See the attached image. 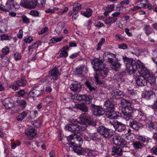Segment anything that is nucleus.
I'll list each match as a JSON object with an SVG mask.
<instances>
[{
	"label": "nucleus",
	"mask_w": 157,
	"mask_h": 157,
	"mask_svg": "<svg viewBox=\"0 0 157 157\" xmlns=\"http://www.w3.org/2000/svg\"><path fill=\"white\" fill-rule=\"evenodd\" d=\"M123 59L124 63L125 65L126 71H128L131 73H132V71H131L130 67H132L134 70L137 67H139V72L140 74V70H143L144 68L145 67L140 61H136L132 58H128L126 56L123 57Z\"/></svg>",
	"instance_id": "1"
},
{
	"label": "nucleus",
	"mask_w": 157,
	"mask_h": 157,
	"mask_svg": "<svg viewBox=\"0 0 157 157\" xmlns=\"http://www.w3.org/2000/svg\"><path fill=\"white\" fill-rule=\"evenodd\" d=\"M75 140L74 142H72V145H71V147L73 148L74 151L78 154H84L88 150L81 147L83 143L82 138L76 135H75Z\"/></svg>",
	"instance_id": "2"
},
{
	"label": "nucleus",
	"mask_w": 157,
	"mask_h": 157,
	"mask_svg": "<svg viewBox=\"0 0 157 157\" xmlns=\"http://www.w3.org/2000/svg\"><path fill=\"white\" fill-rule=\"evenodd\" d=\"M81 122L86 125H90L96 127L97 125V121L93 119L92 117L87 113H83L81 114Z\"/></svg>",
	"instance_id": "3"
},
{
	"label": "nucleus",
	"mask_w": 157,
	"mask_h": 157,
	"mask_svg": "<svg viewBox=\"0 0 157 157\" xmlns=\"http://www.w3.org/2000/svg\"><path fill=\"white\" fill-rule=\"evenodd\" d=\"M6 6L3 5H0V10L3 11H8L10 10L12 11L17 10L19 8L18 4L15 1L12 0H8L6 2Z\"/></svg>",
	"instance_id": "4"
},
{
	"label": "nucleus",
	"mask_w": 157,
	"mask_h": 157,
	"mask_svg": "<svg viewBox=\"0 0 157 157\" xmlns=\"http://www.w3.org/2000/svg\"><path fill=\"white\" fill-rule=\"evenodd\" d=\"M140 71V74L147 78V81L150 84L155 83L156 81L155 77L151 71L146 68L145 67L144 68L143 70Z\"/></svg>",
	"instance_id": "5"
},
{
	"label": "nucleus",
	"mask_w": 157,
	"mask_h": 157,
	"mask_svg": "<svg viewBox=\"0 0 157 157\" xmlns=\"http://www.w3.org/2000/svg\"><path fill=\"white\" fill-rule=\"evenodd\" d=\"M71 123L68 124L66 125L65 128L69 131L76 134L82 128V126L80 125L81 124L76 120H72Z\"/></svg>",
	"instance_id": "6"
},
{
	"label": "nucleus",
	"mask_w": 157,
	"mask_h": 157,
	"mask_svg": "<svg viewBox=\"0 0 157 157\" xmlns=\"http://www.w3.org/2000/svg\"><path fill=\"white\" fill-rule=\"evenodd\" d=\"M97 132L99 133L101 136L106 139H109L113 135L112 130L103 126H100L97 127Z\"/></svg>",
	"instance_id": "7"
},
{
	"label": "nucleus",
	"mask_w": 157,
	"mask_h": 157,
	"mask_svg": "<svg viewBox=\"0 0 157 157\" xmlns=\"http://www.w3.org/2000/svg\"><path fill=\"white\" fill-rule=\"evenodd\" d=\"M132 105H129L124 107L123 109L122 112L124 115L129 118L131 117H133L134 115V113L136 111L138 112L139 109H138L133 108L131 106Z\"/></svg>",
	"instance_id": "8"
},
{
	"label": "nucleus",
	"mask_w": 157,
	"mask_h": 157,
	"mask_svg": "<svg viewBox=\"0 0 157 157\" xmlns=\"http://www.w3.org/2000/svg\"><path fill=\"white\" fill-rule=\"evenodd\" d=\"M89 108L93 114L97 116H101L103 115L105 112L102 107L99 106H96L94 104H91L90 105Z\"/></svg>",
	"instance_id": "9"
},
{
	"label": "nucleus",
	"mask_w": 157,
	"mask_h": 157,
	"mask_svg": "<svg viewBox=\"0 0 157 157\" xmlns=\"http://www.w3.org/2000/svg\"><path fill=\"white\" fill-rule=\"evenodd\" d=\"M113 144L116 145L121 147H127L126 141L120 136L116 135L113 136Z\"/></svg>",
	"instance_id": "10"
},
{
	"label": "nucleus",
	"mask_w": 157,
	"mask_h": 157,
	"mask_svg": "<svg viewBox=\"0 0 157 157\" xmlns=\"http://www.w3.org/2000/svg\"><path fill=\"white\" fill-rule=\"evenodd\" d=\"M91 63L93 65V68L95 70H99L106 67L102 60L97 58L93 59Z\"/></svg>",
	"instance_id": "11"
},
{
	"label": "nucleus",
	"mask_w": 157,
	"mask_h": 157,
	"mask_svg": "<svg viewBox=\"0 0 157 157\" xmlns=\"http://www.w3.org/2000/svg\"><path fill=\"white\" fill-rule=\"evenodd\" d=\"M113 125L115 130L119 132H121L126 129L125 125L118 121L114 122Z\"/></svg>",
	"instance_id": "12"
},
{
	"label": "nucleus",
	"mask_w": 157,
	"mask_h": 157,
	"mask_svg": "<svg viewBox=\"0 0 157 157\" xmlns=\"http://www.w3.org/2000/svg\"><path fill=\"white\" fill-rule=\"evenodd\" d=\"M70 88L72 91L76 92L80 91L82 88L81 83L77 81H74L72 84L70 85Z\"/></svg>",
	"instance_id": "13"
},
{
	"label": "nucleus",
	"mask_w": 157,
	"mask_h": 157,
	"mask_svg": "<svg viewBox=\"0 0 157 157\" xmlns=\"http://www.w3.org/2000/svg\"><path fill=\"white\" fill-rule=\"evenodd\" d=\"M103 56L104 59L105 61L110 64L114 61V59L116 57V55L109 52H107L104 53Z\"/></svg>",
	"instance_id": "14"
},
{
	"label": "nucleus",
	"mask_w": 157,
	"mask_h": 157,
	"mask_svg": "<svg viewBox=\"0 0 157 157\" xmlns=\"http://www.w3.org/2000/svg\"><path fill=\"white\" fill-rule=\"evenodd\" d=\"M108 71V68L105 67L102 69L97 71L95 75H98L101 79H103L107 76Z\"/></svg>",
	"instance_id": "15"
},
{
	"label": "nucleus",
	"mask_w": 157,
	"mask_h": 157,
	"mask_svg": "<svg viewBox=\"0 0 157 157\" xmlns=\"http://www.w3.org/2000/svg\"><path fill=\"white\" fill-rule=\"evenodd\" d=\"M60 75V73L56 67L51 69L49 72V76L54 80H57Z\"/></svg>",
	"instance_id": "16"
},
{
	"label": "nucleus",
	"mask_w": 157,
	"mask_h": 157,
	"mask_svg": "<svg viewBox=\"0 0 157 157\" xmlns=\"http://www.w3.org/2000/svg\"><path fill=\"white\" fill-rule=\"evenodd\" d=\"M136 83L139 86H144L147 84V81L143 76H137L136 78Z\"/></svg>",
	"instance_id": "17"
},
{
	"label": "nucleus",
	"mask_w": 157,
	"mask_h": 157,
	"mask_svg": "<svg viewBox=\"0 0 157 157\" xmlns=\"http://www.w3.org/2000/svg\"><path fill=\"white\" fill-rule=\"evenodd\" d=\"M129 125L136 131H138L140 127H142L143 124L136 121L132 120L129 123Z\"/></svg>",
	"instance_id": "18"
},
{
	"label": "nucleus",
	"mask_w": 157,
	"mask_h": 157,
	"mask_svg": "<svg viewBox=\"0 0 157 157\" xmlns=\"http://www.w3.org/2000/svg\"><path fill=\"white\" fill-rule=\"evenodd\" d=\"M123 151L119 147H114L112 148L111 155L115 157H120L122 154Z\"/></svg>",
	"instance_id": "19"
},
{
	"label": "nucleus",
	"mask_w": 157,
	"mask_h": 157,
	"mask_svg": "<svg viewBox=\"0 0 157 157\" xmlns=\"http://www.w3.org/2000/svg\"><path fill=\"white\" fill-rule=\"evenodd\" d=\"M147 0H140L136 2L135 4L136 6H134L132 9V11H135L144 7L146 6Z\"/></svg>",
	"instance_id": "20"
},
{
	"label": "nucleus",
	"mask_w": 157,
	"mask_h": 157,
	"mask_svg": "<svg viewBox=\"0 0 157 157\" xmlns=\"http://www.w3.org/2000/svg\"><path fill=\"white\" fill-rule=\"evenodd\" d=\"M111 94L113 98L116 99H119L123 97V92L122 91L118 90H114L111 93Z\"/></svg>",
	"instance_id": "21"
},
{
	"label": "nucleus",
	"mask_w": 157,
	"mask_h": 157,
	"mask_svg": "<svg viewBox=\"0 0 157 157\" xmlns=\"http://www.w3.org/2000/svg\"><path fill=\"white\" fill-rule=\"evenodd\" d=\"M20 5L26 8H32L35 7L33 2L28 0H21Z\"/></svg>",
	"instance_id": "22"
},
{
	"label": "nucleus",
	"mask_w": 157,
	"mask_h": 157,
	"mask_svg": "<svg viewBox=\"0 0 157 157\" xmlns=\"http://www.w3.org/2000/svg\"><path fill=\"white\" fill-rule=\"evenodd\" d=\"M148 88L150 89L148 87H146L145 89V92L143 93L142 96L147 99L149 100L151 99L152 97L153 92L151 90H147Z\"/></svg>",
	"instance_id": "23"
},
{
	"label": "nucleus",
	"mask_w": 157,
	"mask_h": 157,
	"mask_svg": "<svg viewBox=\"0 0 157 157\" xmlns=\"http://www.w3.org/2000/svg\"><path fill=\"white\" fill-rule=\"evenodd\" d=\"M146 126L150 130L154 131L157 129V123L149 120L146 123Z\"/></svg>",
	"instance_id": "24"
},
{
	"label": "nucleus",
	"mask_w": 157,
	"mask_h": 157,
	"mask_svg": "<svg viewBox=\"0 0 157 157\" xmlns=\"http://www.w3.org/2000/svg\"><path fill=\"white\" fill-rule=\"evenodd\" d=\"M104 109L106 111H112L114 109V105L112 102L108 100L105 102Z\"/></svg>",
	"instance_id": "25"
},
{
	"label": "nucleus",
	"mask_w": 157,
	"mask_h": 157,
	"mask_svg": "<svg viewBox=\"0 0 157 157\" xmlns=\"http://www.w3.org/2000/svg\"><path fill=\"white\" fill-rule=\"evenodd\" d=\"M137 137V139L138 141L144 144L145 146L149 142L150 140L149 138L145 136L139 135Z\"/></svg>",
	"instance_id": "26"
},
{
	"label": "nucleus",
	"mask_w": 157,
	"mask_h": 157,
	"mask_svg": "<svg viewBox=\"0 0 157 157\" xmlns=\"http://www.w3.org/2000/svg\"><path fill=\"white\" fill-rule=\"evenodd\" d=\"M27 84V81L25 78L23 77L18 78L16 82V84L18 86H25Z\"/></svg>",
	"instance_id": "27"
},
{
	"label": "nucleus",
	"mask_w": 157,
	"mask_h": 157,
	"mask_svg": "<svg viewBox=\"0 0 157 157\" xmlns=\"http://www.w3.org/2000/svg\"><path fill=\"white\" fill-rule=\"evenodd\" d=\"M32 1L35 7L36 6L41 7L45 5L46 0H32Z\"/></svg>",
	"instance_id": "28"
},
{
	"label": "nucleus",
	"mask_w": 157,
	"mask_h": 157,
	"mask_svg": "<svg viewBox=\"0 0 157 157\" xmlns=\"http://www.w3.org/2000/svg\"><path fill=\"white\" fill-rule=\"evenodd\" d=\"M90 136L92 140L95 141H99L101 139V135L98 132L91 134Z\"/></svg>",
	"instance_id": "29"
},
{
	"label": "nucleus",
	"mask_w": 157,
	"mask_h": 157,
	"mask_svg": "<svg viewBox=\"0 0 157 157\" xmlns=\"http://www.w3.org/2000/svg\"><path fill=\"white\" fill-rule=\"evenodd\" d=\"M110 64L112 69L116 71H118L121 68V64L117 61H114Z\"/></svg>",
	"instance_id": "30"
},
{
	"label": "nucleus",
	"mask_w": 157,
	"mask_h": 157,
	"mask_svg": "<svg viewBox=\"0 0 157 157\" xmlns=\"http://www.w3.org/2000/svg\"><path fill=\"white\" fill-rule=\"evenodd\" d=\"M132 145L134 148L136 149H141L145 146V145L139 141L134 142Z\"/></svg>",
	"instance_id": "31"
},
{
	"label": "nucleus",
	"mask_w": 157,
	"mask_h": 157,
	"mask_svg": "<svg viewBox=\"0 0 157 157\" xmlns=\"http://www.w3.org/2000/svg\"><path fill=\"white\" fill-rule=\"evenodd\" d=\"M4 105L7 109H9L14 107V104L9 100H5L4 101Z\"/></svg>",
	"instance_id": "32"
},
{
	"label": "nucleus",
	"mask_w": 157,
	"mask_h": 157,
	"mask_svg": "<svg viewBox=\"0 0 157 157\" xmlns=\"http://www.w3.org/2000/svg\"><path fill=\"white\" fill-rule=\"evenodd\" d=\"M77 108L83 112H87L88 111V108L84 104H78L77 105Z\"/></svg>",
	"instance_id": "33"
},
{
	"label": "nucleus",
	"mask_w": 157,
	"mask_h": 157,
	"mask_svg": "<svg viewBox=\"0 0 157 157\" xmlns=\"http://www.w3.org/2000/svg\"><path fill=\"white\" fill-rule=\"evenodd\" d=\"M116 21V19L113 18L112 17H111L107 18L104 21V22L106 24L110 25Z\"/></svg>",
	"instance_id": "34"
},
{
	"label": "nucleus",
	"mask_w": 157,
	"mask_h": 157,
	"mask_svg": "<svg viewBox=\"0 0 157 157\" xmlns=\"http://www.w3.org/2000/svg\"><path fill=\"white\" fill-rule=\"evenodd\" d=\"M92 11L91 9L88 8L85 11H81V14L87 17H89L92 15Z\"/></svg>",
	"instance_id": "35"
},
{
	"label": "nucleus",
	"mask_w": 157,
	"mask_h": 157,
	"mask_svg": "<svg viewBox=\"0 0 157 157\" xmlns=\"http://www.w3.org/2000/svg\"><path fill=\"white\" fill-rule=\"evenodd\" d=\"M144 30L145 32V33L148 36H149L150 34L152 33L153 31V30L152 28L150 25H147L145 26Z\"/></svg>",
	"instance_id": "36"
},
{
	"label": "nucleus",
	"mask_w": 157,
	"mask_h": 157,
	"mask_svg": "<svg viewBox=\"0 0 157 157\" xmlns=\"http://www.w3.org/2000/svg\"><path fill=\"white\" fill-rule=\"evenodd\" d=\"M25 133L28 136L33 137L36 135V132L34 128H32L29 129L28 131L25 132Z\"/></svg>",
	"instance_id": "37"
},
{
	"label": "nucleus",
	"mask_w": 157,
	"mask_h": 157,
	"mask_svg": "<svg viewBox=\"0 0 157 157\" xmlns=\"http://www.w3.org/2000/svg\"><path fill=\"white\" fill-rule=\"evenodd\" d=\"M16 102L17 104V105L23 109H24L27 105V102L24 100H18Z\"/></svg>",
	"instance_id": "38"
},
{
	"label": "nucleus",
	"mask_w": 157,
	"mask_h": 157,
	"mask_svg": "<svg viewBox=\"0 0 157 157\" xmlns=\"http://www.w3.org/2000/svg\"><path fill=\"white\" fill-rule=\"evenodd\" d=\"M106 115L110 119H115L116 118V114L115 112L114 111V109L112 111H106Z\"/></svg>",
	"instance_id": "39"
},
{
	"label": "nucleus",
	"mask_w": 157,
	"mask_h": 157,
	"mask_svg": "<svg viewBox=\"0 0 157 157\" xmlns=\"http://www.w3.org/2000/svg\"><path fill=\"white\" fill-rule=\"evenodd\" d=\"M28 113L25 111H23L19 114L16 117L18 121H22L25 118L27 115Z\"/></svg>",
	"instance_id": "40"
},
{
	"label": "nucleus",
	"mask_w": 157,
	"mask_h": 157,
	"mask_svg": "<svg viewBox=\"0 0 157 157\" xmlns=\"http://www.w3.org/2000/svg\"><path fill=\"white\" fill-rule=\"evenodd\" d=\"M85 150H87L88 151L85 152L84 154H80V155H86L87 157H96V155L94 152L90 151L88 149H85Z\"/></svg>",
	"instance_id": "41"
},
{
	"label": "nucleus",
	"mask_w": 157,
	"mask_h": 157,
	"mask_svg": "<svg viewBox=\"0 0 157 157\" xmlns=\"http://www.w3.org/2000/svg\"><path fill=\"white\" fill-rule=\"evenodd\" d=\"M94 78L95 81L97 84L101 85L104 84V81L103 80H100L101 79L98 75H94Z\"/></svg>",
	"instance_id": "42"
},
{
	"label": "nucleus",
	"mask_w": 157,
	"mask_h": 157,
	"mask_svg": "<svg viewBox=\"0 0 157 157\" xmlns=\"http://www.w3.org/2000/svg\"><path fill=\"white\" fill-rule=\"evenodd\" d=\"M121 104L122 105L124 106V107L132 105L130 101L124 99H122L121 100Z\"/></svg>",
	"instance_id": "43"
},
{
	"label": "nucleus",
	"mask_w": 157,
	"mask_h": 157,
	"mask_svg": "<svg viewBox=\"0 0 157 157\" xmlns=\"http://www.w3.org/2000/svg\"><path fill=\"white\" fill-rule=\"evenodd\" d=\"M38 91L35 90H33L30 91L29 95L30 96L32 97H38L39 94Z\"/></svg>",
	"instance_id": "44"
},
{
	"label": "nucleus",
	"mask_w": 157,
	"mask_h": 157,
	"mask_svg": "<svg viewBox=\"0 0 157 157\" xmlns=\"http://www.w3.org/2000/svg\"><path fill=\"white\" fill-rule=\"evenodd\" d=\"M75 135L76 134H74L73 135H71L67 137V140L68 142V143H69V145L70 146L71 145H72V142H74V140H75Z\"/></svg>",
	"instance_id": "45"
},
{
	"label": "nucleus",
	"mask_w": 157,
	"mask_h": 157,
	"mask_svg": "<svg viewBox=\"0 0 157 157\" xmlns=\"http://www.w3.org/2000/svg\"><path fill=\"white\" fill-rule=\"evenodd\" d=\"M63 36H61L59 38L53 37L51 39V41L52 43L55 44L56 42L60 41L63 40Z\"/></svg>",
	"instance_id": "46"
},
{
	"label": "nucleus",
	"mask_w": 157,
	"mask_h": 157,
	"mask_svg": "<svg viewBox=\"0 0 157 157\" xmlns=\"http://www.w3.org/2000/svg\"><path fill=\"white\" fill-rule=\"evenodd\" d=\"M105 40L104 38H102L99 41V43L98 44V47L97 48V50H99L101 49V46L102 44L105 42Z\"/></svg>",
	"instance_id": "47"
},
{
	"label": "nucleus",
	"mask_w": 157,
	"mask_h": 157,
	"mask_svg": "<svg viewBox=\"0 0 157 157\" xmlns=\"http://www.w3.org/2000/svg\"><path fill=\"white\" fill-rule=\"evenodd\" d=\"M81 8V5L79 3H77L75 5L73 9L74 12H76L79 10Z\"/></svg>",
	"instance_id": "48"
},
{
	"label": "nucleus",
	"mask_w": 157,
	"mask_h": 157,
	"mask_svg": "<svg viewBox=\"0 0 157 157\" xmlns=\"http://www.w3.org/2000/svg\"><path fill=\"white\" fill-rule=\"evenodd\" d=\"M59 57H62L64 58H66L68 56V53L65 50H63L59 52Z\"/></svg>",
	"instance_id": "49"
},
{
	"label": "nucleus",
	"mask_w": 157,
	"mask_h": 157,
	"mask_svg": "<svg viewBox=\"0 0 157 157\" xmlns=\"http://www.w3.org/2000/svg\"><path fill=\"white\" fill-rule=\"evenodd\" d=\"M40 41L39 40L34 43L32 46H31V48L34 49V50H36L40 45Z\"/></svg>",
	"instance_id": "50"
},
{
	"label": "nucleus",
	"mask_w": 157,
	"mask_h": 157,
	"mask_svg": "<svg viewBox=\"0 0 157 157\" xmlns=\"http://www.w3.org/2000/svg\"><path fill=\"white\" fill-rule=\"evenodd\" d=\"M10 52V48L8 46H6L2 49V52L4 55H7Z\"/></svg>",
	"instance_id": "51"
},
{
	"label": "nucleus",
	"mask_w": 157,
	"mask_h": 157,
	"mask_svg": "<svg viewBox=\"0 0 157 157\" xmlns=\"http://www.w3.org/2000/svg\"><path fill=\"white\" fill-rule=\"evenodd\" d=\"M85 85L89 88L90 91L95 90V87L91 86V84L88 81H86L85 83Z\"/></svg>",
	"instance_id": "52"
},
{
	"label": "nucleus",
	"mask_w": 157,
	"mask_h": 157,
	"mask_svg": "<svg viewBox=\"0 0 157 157\" xmlns=\"http://www.w3.org/2000/svg\"><path fill=\"white\" fill-rule=\"evenodd\" d=\"M115 7V5L114 4H111L110 5H108L106 7V10L110 12H111L112 11L114 10Z\"/></svg>",
	"instance_id": "53"
},
{
	"label": "nucleus",
	"mask_w": 157,
	"mask_h": 157,
	"mask_svg": "<svg viewBox=\"0 0 157 157\" xmlns=\"http://www.w3.org/2000/svg\"><path fill=\"white\" fill-rule=\"evenodd\" d=\"M25 42L27 43H30L33 40L32 37L30 36H27L24 38Z\"/></svg>",
	"instance_id": "54"
},
{
	"label": "nucleus",
	"mask_w": 157,
	"mask_h": 157,
	"mask_svg": "<svg viewBox=\"0 0 157 157\" xmlns=\"http://www.w3.org/2000/svg\"><path fill=\"white\" fill-rule=\"evenodd\" d=\"M22 21L23 23L28 24L30 22L29 19L25 15H23L22 17Z\"/></svg>",
	"instance_id": "55"
},
{
	"label": "nucleus",
	"mask_w": 157,
	"mask_h": 157,
	"mask_svg": "<svg viewBox=\"0 0 157 157\" xmlns=\"http://www.w3.org/2000/svg\"><path fill=\"white\" fill-rule=\"evenodd\" d=\"M127 93L128 95H129L130 97H132L133 96H135L136 94V93L135 92V91L133 90H128Z\"/></svg>",
	"instance_id": "56"
},
{
	"label": "nucleus",
	"mask_w": 157,
	"mask_h": 157,
	"mask_svg": "<svg viewBox=\"0 0 157 157\" xmlns=\"http://www.w3.org/2000/svg\"><path fill=\"white\" fill-rule=\"evenodd\" d=\"M125 136V138L128 140L132 141L133 140V135L130 133H126Z\"/></svg>",
	"instance_id": "57"
},
{
	"label": "nucleus",
	"mask_w": 157,
	"mask_h": 157,
	"mask_svg": "<svg viewBox=\"0 0 157 157\" xmlns=\"http://www.w3.org/2000/svg\"><path fill=\"white\" fill-rule=\"evenodd\" d=\"M30 14L31 15L35 17H38L39 15V12L36 10L31 11L30 12Z\"/></svg>",
	"instance_id": "58"
},
{
	"label": "nucleus",
	"mask_w": 157,
	"mask_h": 157,
	"mask_svg": "<svg viewBox=\"0 0 157 157\" xmlns=\"http://www.w3.org/2000/svg\"><path fill=\"white\" fill-rule=\"evenodd\" d=\"M92 99V98L90 96L87 95L86 99L85 100V101L87 104H90L91 103V101Z\"/></svg>",
	"instance_id": "59"
},
{
	"label": "nucleus",
	"mask_w": 157,
	"mask_h": 157,
	"mask_svg": "<svg viewBox=\"0 0 157 157\" xmlns=\"http://www.w3.org/2000/svg\"><path fill=\"white\" fill-rule=\"evenodd\" d=\"M151 106L155 111L157 110V99L154 101L153 105H151Z\"/></svg>",
	"instance_id": "60"
},
{
	"label": "nucleus",
	"mask_w": 157,
	"mask_h": 157,
	"mask_svg": "<svg viewBox=\"0 0 157 157\" xmlns=\"http://www.w3.org/2000/svg\"><path fill=\"white\" fill-rule=\"evenodd\" d=\"M14 58L15 60H18L21 58V55L18 53H16L14 54Z\"/></svg>",
	"instance_id": "61"
},
{
	"label": "nucleus",
	"mask_w": 157,
	"mask_h": 157,
	"mask_svg": "<svg viewBox=\"0 0 157 157\" xmlns=\"http://www.w3.org/2000/svg\"><path fill=\"white\" fill-rule=\"evenodd\" d=\"M83 68L82 67H80L76 68V71L77 75L82 74Z\"/></svg>",
	"instance_id": "62"
},
{
	"label": "nucleus",
	"mask_w": 157,
	"mask_h": 157,
	"mask_svg": "<svg viewBox=\"0 0 157 157\" xmlns=\"http://www.w3.org/2000/svg\"><path fill=\"white\" fill-rule=\"evenodd\" d=\"M151 152L154 154L157 155V147H154L151 150Z\"/></svg>",
	"instance_id": "63"
},
{
	"label": "nucleus",
	"mask_w": 157,
	"mask_h": 157,
	"mask_svg": "<svg viewBox=\"0 0 157 157\" xmlns=\"http://www.w3.org/2000/svg\"><path fill=\"white\" fill-rule=\"evenodd\" d=\"M152 139L155 142V143L157 144V132H155L153 134Z\"/></svg>",
	"instance_id": "64"
}]
</instances>
